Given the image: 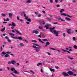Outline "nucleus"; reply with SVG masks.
Returning <instances> with one entry per match:
<instances>
[{
  "instance_id": "1",
  "label": "nucleus",
  "mask_w": 77,
  "mask_h": 77,
  "mask_svg": "<svg viewBox=\"0 0 77 77\" xmlns=\"http://www.w3.org/2000/svg\"><path fill=\"white\" fill-rule=\"evenodd\" d=\"M55 27H53L52 28H49L50 32L51 33H54L56 36H59V35L60 33V31L59 30L56 31L55 30Z\"/></svg>"
},
{
  "instance_id": "2",
  "label": "nucleus",
  "mask_w": 77,
  "mask_h": 77,
  "mask_svg": "<svg viewBox=\"0 0 77 77\" xmlns=\"http://www.w3.org/2000/svg\"><path fill=\"white\" fill-rule=\"evenodd\" d=\"M32 47L35 49L36 52H39V48L38 47H37L35 45H33Z\"/></svg>"
},
{
  "instance_id": "3",
  "label": "nucleus",
  "mask_w": 77,
  "mask_h": 77,
  "mask_svg": "<svg viewBox=\"0 0 77 77\" xmlns=\"http://www.w3.org/2000/svg\"><path fill=\"white\" fill-rule=\"evenodd\" d=\"M60 14L61 15H63V16L67 17H69V18H72V16H69V15L68 14H64V13H61Z\"/></svg>"
},
{
  "instance_id": "4",
  "label": "nucleus",
  "mask_w": 77,
  "mask_h": 77,
  "mask_svg": "<svg viewBox=\"0 0 77 77\" xmlns=\"http://www.w3.org/2000/svg\"><path fill=\"white\" fill-rule=\"evenodd\" d=\"M11 71H14V74H18V72H17V71L15 69V68H12L11 69Z\"/></svg>"
},
{
  "instance_id": "5",
  "label": "nucleus",
  "mask_w": 77,
  "mask_h": 77,
  "mask_svg": "<svg viewBox=\"0 0 77 77\" xmlns=\"http://www.w3.org/2000/svg\"><path fill=\"white\" fill-rule=\"evenodd\" d=\"M73 73L72 71H69L67 72V74L70 75H73Z\"/></svg>"
},
{
  "instance_id": "6",
  "label": "nucleus",
  "mask_w": 77,
  "mask_h": 77,
  "mask_svg": "<svg viewBox=\"0 0 77 77\" xmlns=\"http://www.w3.org/2000/svg\"><path fill=\"white\" fill-rule=\"evenodd\" d=\"M40 22V24L41 25H45V22H44V20H42V21L41 22V21H39Z\"/></svg>"
},
{
  "instance_id": "7",
  "label": "nucleus",
  "mask_w": 77,
  "mask_h": 77,
  "mask_svg": "<svg viewBox=\"0 0 77 77\" xmlns=\"http://www.w3.org/2000/svg\"><path fill=\"white\" fill-rule=\"evenodd\" d=\"M15 31L17 32V35H18V34H19V35H23L22 33H20V31L17 30V29H15Z\"/></svg>"
},
{
  "instance_id": "8",
  "label": "nucleus",
  "mask_w": 77,
  "mask_h": 77,
  "mask_svg": "<svg viewBox=\"0 0 77 77\" xmlns=\"http://www.w3.org/2000/svg\"><path fill=\"white\" fill-rule=\"evenodd\" d=\"M49 48L50 49H51L52 50H55V51L57 50V51H58V52H61V51H60V50H57V49H54V48Z\"/></svg>"
},
{
  "instance_id": "9",
  "label": "nucleus",
  "mask_w": 77,
  "mask_h": 77,
  "mask_svg": "<svg viewBox=\"0 0 77 77\" xmlns=\"http://www.w3.org/2000/svg\"><path fill=\"white\" fill-rule=\"evenodd\" d=\"M62 74H63L64 76H65V77L66 76H69V75H68V74L65 73V72H63Z\"/></svg>"
},
{
  "instance_id": "10",
  "label": "nucleus",
  "mask_w": 77,
  "mask_h": 77,
  "mask_svg": "<svg viewBox=\"0 0 77 77\" xmlns=\"http://www.w3.org/2000/svg\"><path fill=\"white\" fill-rule=\"evenodd\" d=\"M6 52L5 51H3L2 52V53L1 54V56H2V57H3L5 55H6Z\"/></svg>"
},
{
  "instance_id": "11",
  "label": "nucleus",
  "mask_w": 77,
  "mask_h": 77,
  "mask_svg": "<svg viewBox=\"0 0 77 77\" xmlns=\"http://www.w3.org/2000/svg\"><path fill=\"white\" fill-rule=\"evenodd\" d=\"M8 15L9 16V18L11 19H12V13H9L8 14Z\"/></svg>"
},
{
  "instance_id": "12",
  "label": "nucleus",
  "mask_w": 77,
  "mask_h": 77,
  "mask_svg": "<svg viewBox=\"0 0 77 77\" xmlns=\"http://www.w3.org/2000/svg\"><path fill=\"white\" fill-rule=\"evenodd\" d=\"M32 33H35V34H38V33H39V32H38V31H35L34 30L33 32H32Z\"/></svg>"
},
{
  "instance_id": "13",
  "label": "nucleus",
  "mask_w": 77,
  "mask_h": 77,
  "mask_svg": "<svg viewBox=\"0 0 77 77\" xmlns=\"http://www.w3.org/2000/svg\"><path fill=\"white\" fill-rule=\"evenodd\" d=\"M50 43L48 42H47L46 43V45H45V47H48V45H50Z\"/></svg>"
},
{
  "instance_id": "14",
  "label": "nucleus",
  "mask_w": 77,
  "mask_h": 77,
  "mask_svg": "<svg viewBox=\"0 0 77 77\" xmlns=\"http://www.w3.org/2000/svg\"><path fill=\"white\" fill-rule=\"evenodd\" d=\"M9 35H10L11 36H15V34L11 32L9 33Z\"/></svg>"
},
{
  "instance_id": "15",
  "label": "nucleus",
  "mask_w": 77,
  "mask_h": 77,
  "mask_svg": "<svg viewBox=\"0 0 77 77\" xmlns=\"http://www.w3.org/2000/svg\"><path fill=\"white\" fill-rule=\"evenodd\" d=\"M32 2L30 0H28L26 2V3H31Z\"/></svg>"
},
{
  "instance_id": "16",
  "label": "nucleus",
  "mask_w": 77,
  "mask_h": 77,
  "mask_svg": "<svg viewBox=\"0 0 77 77\" xmlns=\"http://www.w3.org/2000/svg\"><path fill=\"white\" fill-rule=\"evenodd\" d=\"M11 63L13 65H15V63H16V62H15L14 60H13L11 61Z\"/></svg>"
},
{
  "instance_id": "17",
  "label": "nucleus",
  "mask_w": 77,
  "mask_h": 77,
  "mask_svg": "<svg viewBox=\"0 0 77 77\" xmlns=\"http://www.w3.org/2000/svg\"><path fill=\"white\" fill-rule=\"evenodd\" d=\"M42 65V63H38L37 65V66H39V65Z\"/></svg>"
},
{
  "instance_id": "18",
  "label": "nucleus",
  "mask_w": 77,
  "mask_h": 77,
  "mask_svg": "<svg viewBox=\"0 0 77 77\" xmlns=\"http://www.w3.org/2000/svg\"><path fill=\"white\" fill-rule=\"evenodd\" d=\"M49 69H50L51 71V72L52 71V72H54V69H51V68H49Z\"/></svg>"
},
{
  "instance_id": "19",
  "label": "nucleus",
  "mask_w": 77,
  "mask_h": 77,
  "mask_svg": "<svg viewBox=\"0 0 77 77\" xmlns=\"http://www.w3.org/2000/svg\"><path fill=\"white\" fill-rule=\"evenodd\" d=\"M58 20H59V21H60V20H61L62 21H65V20L63 19H62L61 18H58Z\"/></svg>"
},
{
  "instance_id": "20",
  "label": "nucleus",
  "mask_w": 77,
  "mask_h": 77,
  "mask_svg": "<svg viewBox=\"0 0 77 77\" xmlns=\"http://www.w3.org/2000/svg\"><path fill=\"white\" fill-rule=\"evenodd\" d=\"M22 40L23 41H25V42L26 43H27V44H28L29 43V42H28V41H27L26 40H25V39H23Z\"/></svg>"
},
{
  "instance_id": "21",
  "label": "nucleus",
  "mask_w": 77,
  "mask_h": 77,
  "mask_svg": "<svg viewBox=\"0 0 77 77\" xmlns=\"http://www.w3.org/2000/svg\"><path fill=\"white\" fill-rule=\"evenodd\" d=\"M65 11L64 9H62L60 10V13H62L63 11Z\"/></svg>"
},
{
  "instance_id": "22",
  "label": "nucleus",
  "mask_w": 77,
  "mask_h": 77,
  "mask_svg": "<svg viewBox=\"0 0 77 77\" xmlns=\"http://www.w3.org/2000/svg\"><path fill=\"white\" fill-rule=\"evenodd\" d=\"M12 26H14V27H15L16 26V25L15 24V23L14 22L12 23Z\"/></svg>"
},
{
  "instance_id": "23",
  "label": "nucleus",
  "mask_w": 77,
  "mask_h": 77,
  "mask_svg": "<svg viewBox=\"0 0 77 77\" xmlns=\"http://www.w3.org/2000/svg\"><path fill=\"white\" fill-rule=\"evenodd\" d=\"M66 19L67 20H68V21H71V19L69 18L66 17Z\"/></svg>"
},
{
  "instance_id": "24",
  "label": "nucleus",
  "mask_w": 77,
  "mask_h": 77,
  "mask_svg": "<svg viewBox=\"0 0 77 77\" xmlns=\"http://www.w3.org/2000/svg\"><path fill=\"white\" fill-rule=\"evenodd\" d=\"M38 41L40 42H42V44H44V42H42V41H41V39H38Z\"/></svg>"
},
{
  "instance_id": "25",
  "label": "nucleus",
  "mask_w": 77,
  "mask_h": 77,
  "mask_svg": "<svg viewBox=\"0 0 77 77\" xmlns=\"http://www.w3.org/2000/svg\"><path fill=\"white\" fill-rule=\"evenodd\" d=\"M18 39H19V40H22L23 39V38H22V37H18Z\"/></svg>"
},
{
  "instance_id": "26",
  "label": "nucleus",
  "mask_w": 77,
  "mask_h": 77,
  "mask_svg": "<svg viewBox=\"0 0 77 77\" xmlns=\"http://www.w3.org/2000/svg\"><path fill=\"white\" fill-rule=\"evenodd\" d=\"M12 38H14L15 39H18V38L17 37H14L13 36H11Z\"/></svg>"
},
{
  "instance_id": "27",
  "label": "nucleus",
  "mask_w": 77,
  "mask_h": 77,
  "mask_svg": "<svg viewBox=\"0 0 77 77\" xmlns=\"http://www.w3.org/2000/svg\"><path fill=\"white\" fill-rule=\"evenodd\" d=\"M33 45H35V46H37V47H40V46L39 45L37 44L34 43V44H33Z\"/></svg>"
},
{
  "instance_id": "28",
  "label": "nucleus",
  "mask_w": 77,
  "mask_h": 77,
  "mask_svg": "<svg viewBox=\"0 0 77 77\" xmlns=\"http://www.w3.org/2000/svg\"><path fill=\"white\" fill-rule=\"evenodd\" d=\"M20 45L21 47H24V44L23 43H20Z\"/></svg>"
},
{
  "instance_id": "29",
  "label": "nucleus",
  "mask_w": 77,
  "mask_h": 77,
  "mask_svg": "<svg viewBox=\"0 0 77 77\" xmlns=\"http://www.w3.org/2000/svg\"><path fill=\"white\" fill-rule=\"evenodd\" d=\"M68 58L69 59H70L71 60H72V59H73V58L70 57H69V56H68Z\"/></svg>"
},
{
  "instance_id": "30",
  "label": "nucleus",
  "mask_w": 77,
  "mask_h": 77,
  "mask_svg": "<svg viewBox=\"0 0 77 77\" xmlns=\"http://www.w3.org/2000/svg\"><path fill=\"white\" fill-rule=\"evenodd\" d=\"M5 28H6L5 27H4V29L1 30V32H3V31H5Z\"/></svg>"
},
{
  "instance_id": "31",
  "label": "nucleus",
  "mask_w": 77,
  "mask_h": 77,
  "mask_svg": "<svg viewBox=\"0 0 77 77\" xmlns=\"http://www.w3.org/2000/svg\"><path fill=\"white\" fill-rule=\"evenodd\" d=\"M26 20L29 22H31V19H27Z\"/></svg>"
},
{
  "instance_id": "32",
  "label": "nucleus",
  "mask_w": 77,
  "mask_h": 77,
  "mask_svg": "<svg viewBox=\"0 0 77 77\" xmlns=\"http://www.w3.org/2000/svg\"><path fill=\"white\" fill-rule=\"evenodd\" d=\"M45 27H46V29H49V27L47 26V25H45Z\"/></svg>"
},
{
  "instance_id": "33",
  "label": "nucleus",
  "mask_w": 77,
  "mask_h": 77,
  "mask_svg": "<svg viewBox=\"0 0 77 77\" xmlns=\"http://www.w3.org/2000/svg\"><path fill=\"white\" fill-rule=\"evenodd\" d=\"M30 72H32V74H35V73H34V72L32 70H30Z\"/></svg>"
},
{
  "instance_id": "34",
  "label": "nucleus",
  "mask_w": 77,
  "mask_h": 77,
  "mask_svg": "<svg viewBox=\"0 0 77 77\" xmlns=\"http://www.w3.org/2000/svg\"><path fill=\"white\" fill-rule=\"evenodd\" d=\"M11 74H12V75L14 76V77H17L16 75H14V74H13L12 73H11Z\"/></svg>"
},
{
  "instance_id": "35",
  "label": "nucleus",
  "mask_w": 77,
  "mask_h": 77,
  "mask_svg": "<svg viewBox=\"0 0 77 77\" xmlns=\"http://www.w3.org/2000/svg\"><path fill=\"white\" fill-rule=\"evenodd\" d=\"M9 56V54H6V55H5V57H8Z\"/></svg>"
},
{
  "instance_id": "36",
  "label": "nucleus",
  "mask_w": 77,
  "mask_h": 77,
  "mask_svg": "<svg viewBox=\"0 0 77 77\" xmlns=\"http://www.w3.org/2000/svg\"><path fill=\"white\" fill-rule=\"evenodd\" d=\"M32 42H37V41H36L34 40H32Z\"/></svg>"
},
{
  "instance_id": "37",
  "label": "nucleus",
  "mask_w": 77,
  "mask_h": 77,
  "mask_svg": "<svg viewBox=\"0 0 77 77\" xmlns=\"http://www.w3.org/2000/svg\"><path fill=\"white\" fill-rule=\"evenodd\" d=\"M43 41H48V40L46 39H43Z\"/></svg>"
},
{
  "instance_id": "38",
  "label": "nucleus",
  "mask_w": 77,
  "mask_h": 77,
  "mask_svg": "<svg viewBox=\"0 0 77 77\" xmlns=\"http://www.w3.org/2000/svg\"><path fill=\"white\" fill-rule=\"evenodd\" d=\"M2 16H4V17H5V16H6V14H5L3 13H2Z\"/></svg>"
},
{
  "instance_id": "39",
  "label": "nucleus",
  "mask_w": 77,
  "mask_h": 77,
  "mask_svg": "<svg viewBox=\"0 0 77 77\" xmlns=\"http://www.w3.org/2000/svg\"><path fill=\"white\" fill-rule=\"evenodd\" d=\"M37 17H41V14H38V15L37 16Z\"/></svg>"
},
{
  "instance_id": "40",
  "label": "nucleus",
  "mask_w": 77,
  "mask_h": 77,
  "mask_svg": "<svg viewBox=\"0 0 77 77\" xmlns=\"http://www.w3.org/2000/svg\"><path fill=\"white\" fill-rule=\"evenodd\" d=\"M7 41H8V42H9L10 43H11V40H10L9 39H8L7 40Z\"/></svg>"
},
{
  "instance_id": "41",
  "label": "nucleus",
  "mask_w": 77,
  "mask_h": 77,
  "mask_svg": "<svg viewBox=\"0 0 77 77\" xmlns=\"http://www.w3.org/2000/svg\"><path fill=\"white\" fill-rule=\"evenodd\" d=\"M67 32L68 34H71V31H67Z\"/></svg>"
},
{
  "instance_id": "42",
  "label": "nucleus",
  "mask_w": 77,
  "mask_h": 77,
  "mask_svg": "<svg viewBox=\"0 0 77 77\" xmlns=\"http://www.w3.org/2000/svg\"><path fill=\"white\" fill-rule=\"evenodd\" d=\"M39 29H43V27L39 26Z\"/></svg>"
},
{
  "instance_id": "43",
  "label": "nucleus",
  "mask_w": 77,
  "mask_h": 77,
  "mask_svg": "<svg viewBox=\"0 0 77 77\" xmlns=\"http://www.w3.org/2000/svg\"><path fill=\"white\" fill-rule=\"evenodd\" d=\"M63 36H64V37H65L66 36V35H65V33H63Z\"/></svg>"
},
{
  "instance_id": "44",
  "label": "nucleus",
  "mask_w": 77,
  "mask_h": 77,
  "mask_svg": "<svg viewBox=\"0 0 77 77\" xmlns=\"http://www.w3.org/2000/svg\"><path fill=\"white\" fill-rule=\"evenodd\" d=\"M73 39L74 40V41H75V37H73Z\"/></svg>"
},
{
  "instance_id": "45",
  "label": "nucleus",
  "mask_w": 77,
  "mask_h": 77,
  "mask_svg": "<svg viewBox=\"0 0 77 77\" xmlns=\"http://www.w3.org/2000/svg\"><path fill=\"white\" fill-rule=\"evenodd\" d=\"M71 30V29H67V31H70Z\"/></svg>"
},
{
  "instance_id": "46",
  "label": "nucleus",
  "mask_w": 77,
  "mask_h": 77,
  "mask_svg": "<svg viewBox=\"0 0 77 77\" xmlns=\"http://www.w3.org/2000/svg\"><path fill=\"white\" fill-rule=\"evenodd\" d=\"M17 18L18 20H20V18H19V17L18 16H17Z\"/></svg>"
},
{
  "instance_id": "47",
  "label": "nucleus",
  "mask_w": 77,
  "mask_h": 77,
  "mask_svg": "<svg viewBox=\"0 0 77 77\" xmlns=\"http://www.w3.org/2000/svg\"><path fill=\"white\" fill-rule=\"evenodd\" d=\"M73 76H74V77H75V76L77 75L76 74H73Z\"/></svg>"
},
{
  "instance_id": "48",
  "label": "nucleus",
  "mask_w": 77,
  "mask_h": 77,
  "mask_svg": "<svg viewBox=\"0 0 77 77\" xmlns=\"http://www.w3.org/2000/svg\"><path fill=\"white\" fill-rule=\"evenodd\" d=\"M25 17V19H26V20H27L28 19V17H27V16H26V17Z\"/></svg>"
},
{
  "instance_id": "49",
  "label": "nucleus",
  "mask_w": 77,
  "mask_h": 77,
  "mask_svg": "<svg viewBox=\"0 0 77 77\" xmlns=\"http://www.w3.org/2000/svg\"><path fill=\"white\" fill-rule=\"evenodd\" d=\"M62 51H64L65 52H66V51H67V50H65L64 49H62Z\"/></svg>"
},
{
  "instance_id": "50",
  "label": "nucleus",
  "mask_w": 77,
  "mask_h": 77,
  "mask_svg": "<svg viewBox=\"0 0 77 77\" xmlns=\"http://www.w3.org/2000/svg\"><path fill=\"white\" fill-rule=\"evenodd\" d=\"M6 53H7V54H11V52H7Z\"/></svg>"
},
{
  "instance_id": "51",
  "label": "nucleus",
  "mask_w": 77,
  "mask_h": 77,
  "mask_svg": "<svg viewBox=\"0 0 77 77\" xmlns=\"http://www.w3.org/2000/svg\"><path fill=\"white\" fill-rule=\"evenodd\" d=\"M11 62L9 61L8 62V64H11Z\"/></svg>"
},
{
  "instance_id": "52",
  "label": "nucleus",
  "mask_w": 77,
  "mask_h": 77,
  "mask_svg": "<svg viewBox=\"0 0 77 77\" xmlns=\"http://www.w3.org/2000/svg\"><path fill=\"white\" fill-rule=\"evenodd\" d=\"M57 8H59L60 7V5H57Z\"/></svg>"
},
{
  "instance_id": "53",
  "label": "nucleus",
  "mask_w": 77,
  "mask_h": 77,
  "mask_svg": "<svg viewBox=\"0 0 77 77\" xmlns=\"http://www.w3.org/2000/svg\"><path fill=\"white\" fill-rule=\"evenodd\" d=\"M5 38H6V39H8L9 37H8L7 36H6L5 37Z\"/></svg>"
},
{
  "instance_id": "54",
  "label": "nucleus",
  "mask_w": 77,
  "mask_h": 77,
  "mask_svg": "<svg viewBox=\"0 0 77 77\" xmlns=\"http://www.w3.org/2000/svg\"><path fill=\"white\" fill-rule=\"evenodd\" d=\"M0 49H1V51H2V50H3V48H2V47H1V48H0Z\"/></svg>"
},
{
  "instance_id": "55",
  "label": "nucleus",
  "mask_w": 77,
  "mask_h": 77,
  "mask_svg": "<svg viewBox=\"0 0 77 77\" xmlns=\"http://www.w3.org/2000/svg\"><path fill=\"white\" fill-rule=\"evenodd\" d=\"M55 2L57 3H58V0H55Z\"/></svg>"
},
{
  "instance_id": "56",
  "label": "nucleus",
  "mask_w": 77,
  "mask_h": 77,
  "mask_svg": "<svg viewBox=\"0 0 77 77\" xmlns=\"http://www.w3.org/2000/svg\"><path fill=\"white\" fill-rule=\"evenodd\" d=\"M23 15H24V17H26V14L25 13H24L23 14Z\"/></svg>"
},
{
  "instance_id": "57",
  "label": "nucleus",
  "mask_w": 77,
  "mask_h": 77,
  "mask_svg": "<svg viewBox=\"0 0 77 77\" xmlns=\"http://www.w3.org/2000/svg\"><path fill=\"white\" fill-rule=\"evenodd\" d=\"M8 20H6L4 18V21H8Z\"/></svg>"
},
{
  "instance_id": "58",
  "label": "nucleus",
  "mask_w": 77,
  "mask_h": 77,
  "mask_svg": "<svg viewBox=\"0 0 77 77\" xmlns=\"http://www.w3.org/2000/svg\"><path fill=\"white\" fill-rule=\"evenodd\" d=\"M42 12H43V13H44V14H45V11H42Z\"/></svg>"
},
{
  "instance_id": "59",
  "label": "nucleus",
  "mask_w": 77,
  "mask_h": 77,
  "mask_svg": "<svg viewBox=\"0 0 77 77\" xmlns=\"http://www.w3.org/2000/svg\"><path fill=\"white\" fill-rule=\"evenodd\" d=\"M7 69H8V71H9L10 68L9 67H7Z\"/></svg>"
},
{
  "instance_id": "60",
  "label": "nucleus",
  "mask_w": 77,
  "mask_h": 77,
  "mask_svg": "<svg viewBox=\"0 0 77 77\" xmlns=\"http://www.w3.org/2000/svg\"><path fill=\"white\" fill-rule=\"evenodd\" d=\"M56 62V61L54 60L52 61H51V63H54V62Z\"/></svg>"
},
{
  "instance_id": "61",
  "label": "nucleus",
  "mask_w": 77,
  "mask_h": 77,
  "mask_svg": "<svg viewBox=\"0 0 77 77\" xmlns=\"http://www.w3.org/2000/svg\"><path fill=\"white\" fill-rule=\"evenodd\" d=\"M38 37L39 38H41V35H39L38 36Z\"/></svg>"
},
{
  "instance_id": "62",
  "label": "nucleus",
  "mask_w": 77,
  "mask_h": 77,
  "mask_svg": "<svg viewBox=\"0 0 77 77\" xmlns=\"http://www.w3.org/2000/svg\"><path fill=\"white\" fill-rule=\"evenodd\" d=\"M48 54L49 56H50L51 55V54L49 53V52H48Z\"/></svg>"
},
{
  "instance_id": "63",
  "label": "nucleus",
  "mask_w": 77,
  "mask_h": 77,
  "mask_svg": "<svg viewBox=\"0 0 77 77\" xmlns=\"http://www.w3.org/2000/svg\"><path fill=\"white\" fill-rule=\"evenodd\" d=\"M47 20H49V21H50V20H51V19L49 18H47Z\"/></svg>"
},
{
  "instance_id": "64",
  "label": "nucleus",
  "mask_w": 77,
  "mask_h": 77,
  "mask_svg": "<svg viewBox=\"0 0 77 77\" xmlns=\"http://www.w3.org/2000/svg\"><path fill=\"white\" fill-rule=\"evenodd\" d=\"M50 2L51 3H53V0H50Z\"/></svg>"
}]
</instances>
